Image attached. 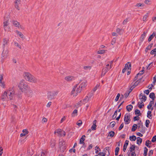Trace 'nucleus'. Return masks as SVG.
I'll return each mask as SVG.
<instances>
[{
    "label": "nucleus",
    "mask_w": 156,
    "mask_h": 156,
    "mask_svg": "<svg viewBox=\"0 0 156 156\" xmlns=\"http://www.w3.org/2000/svg\"><path fill=\"white\" fill-rule=\"evenodd\" d=\"M23 76L25 80L28 82L34 83H36L38 82L37 78L29 72H24Z\"/></svg>",
    "instance_id": "1"
},
{
    "label": "nucleus",
    "mask_w": 156,
    "mask_h": 156,
    "mask_svg": "<svg viewBox=\"0 0 156 156\" xmlns=\"http://www.w3.org/2000/svg\"><path fill=\"white\" fill-rule=\"evenodd\" d=\"M113 61H109L106 63L105 67L102 70V75L104 76L113 67Z\"/></svg>",
    "instance_id": "2"
},
{
    "label": "nucleus",
    "mask_w": 156,
    "mask_h": 156,
    "mask_svg": "<svg viewBox=\"0 0 156 156\" xmlns=\"http://www.w3.org/2000/svg\"><path fill=\"white\" fill-rule=\"evenodd\" d=\"M9 16H5L4 19L3 27L4 30L6 31H10L11 29L10 27L9 26Z\"/></svg>",
    "instance_id": "3"
},
{
    "label": "nucleus",
    "mask_w": 156,
    "mask_h": 156,
    "mask_svg": "<svg viewBox=\"0 0 156 156\" xmlns=\"http://www.w3.org/2000/svg\"><path fill=\"white\" fill-rule=\"evenodd\" d=\"M18 86L19 88H25L28 87V83L25 80L22 79L18 83Z\"/></svg>",
    "instance_id": "4"
},
{
    "label": "nucleus",
    "mask_w": 156,
    "mask_h": 156,
    "mask_svg": "<svg viewBox=\"0 0 156 156\" xmlns=\"http://www.w3.org/2000/svg\"><path fill=\"white\" fill-rule=\"evenodd\" d=\"M81 91V88H73L71 91V94L73 96H76Z\"/></svg>",
    "instance_id": "5"
},
{
    "label": "nucleus",
    "mask_w": 156,
    "mask_h": 156,
    "mask_svg": "<svg viewBox=\"0 0 156 156\" xmlns=\"http://www.w3.org/2000/svg\"><path fill=\"white\" fill-rule=\"evenodd\" d=\"M54 133H57L58 136H65L66 135L65 132L61 129H58L56 130L54 132Z\"/></svg>",
    "instance_id": "6"
},
{
    "label": "nucleus",
    "mask_w": 156,
    "mask_h": 156,
    "mask_svg": "<svg viewBox=\"0 0 156 156\" xmlns=\"http://www.w3.org/2000/svg\"><path fill=\"white\" fill-rule=\"evenodd\" d=\"M12 23L15 27L20 28L21 29H24V28L21 25L20 23L18 21L15 20H13L12 21Z\"/></svg>",
    "instance_id": "7"
},
{
    "label": "nucleus",
    "mask_w": 156,
    "mask_h": 156,
    "mask_svg": "<svg viewBox=\"0 0 156 156\" xmlns=\"http://www.w3.org/2000/svg\"><path fill=\"white\" fill-rule=\"evenodd\" d=\"M92 96V94L87 95L82 100V104H85L87 103L91 99Z\"/></svg>",
    "instance_id": "8"
},
{
    "label": "nucleus",
    "mask_w": 156,
    "mask_h": 156,
    "mask_svg": "<svg viewBox=\"0 0 156 156\" xmlns=\"http://www.w3.org/2000/svg\"><path fill=\"white\" fill-rule=\"evenodd\" d=\"M130 115L129 114H126L124 117V121H125V123L126 124H128L130 122Z\"/></svg>",
    "instance_id": "9"
},
{
    "label": "nucleus",
    "mask_w": 156,
    "mask_h": 156,
    "mask_svg": "<svg viewBox=\"0 0 156 156\" xmlns=\"http://www.w3.org/2000/svg\"><path fill=\"white\" fill-rule=\"evenodd\" d=\"M8 51L7 49L3 50L2 54V58L3 60L5 59L8 56Z\"/></svg>",
    "instance_id": "10"
},
{
    "label": "nucleus",
    "mask_w": 156,
    "mask_h": 156,
    "mask_svg": "<svg viewBox=\"0 0 156 156\" xmlns=\"http://www.w3.org/2000/svg\"><path fill=\"white\" fill-rule=\"evenodd\" d=\"M131 64L129 62H127L126 65L124 69L122 70L123 73H125L126 71L131 70Z\"/></svg>",
    "instance_id": "11"
},
{
    "label": "nucleus",
    "mask_w": 156,
    "mask_h": 156,
    "mask_svg": "<svg viewBox=\"0 0 156 156\" xmlns=\"http://www.w3.org/2000/svg\"><path fill=\"white\" fill-rule=\"evenodd\" d=\"M64 79L66 81L70 82L74 80L75 77L72 76H68L65 77Z\"/></svg>",
    "instance_id": "12"
},
{
    "label": "nucleus",
    "mask_w": 156,
    "mask_h": 156,
    "mask_svg": "<svg viewBox=\"0 0 156 156\" xmlns=\"http://www.w3.org/2000/svg\"><path fill=\"white\" fill-rule=\"evenodd\" d=\"M139 99H140L141 102H143L146 101L147 97L144 95L143 93H141L139 95Z\"/></svg>",
    "instance_id": "13"
},
{
    "label": "nucleus",
    "mask_w": 156,
    "mask_h": 156,
    "mask_svg": "<svg viewBox=\"0 0 156 156\" xmlns=\"http://www.w3.org/2000/svg\"><path fill=\"white\" fill-rule=\"evenodd\" d=\"M140 80H138L136 81H133V82L131 85V88H135L137 86L140 84Z\"/></svg>",
    "instance_id": "14"
},
{
    "label": "nucleus",
    "mask_w": 156,
    "mask_h": 156,
    "mask_svg": "<svg viewBox=\"0 0 156 156\" xmlns=\"http://www.w3.org/2000/svg\"><path fill=\"white\" fill-rule=\"evenodd\" d=\"M8 93L6 91H5L1 97L2 100L4 101H7L8 99V98L7 96Z\"/></svg>",
    "instance_id": "15"
},
{
    "label": "nucleus",
    "mask_w": 156,
    "mask_h": 156,
    "mask_svg": "<svg viewBox=\"0 0 156 156\" xmlns=\"http://www.w3.org/2000/svg\"><path fill=\"white\" fill-rule=\"evenodd\" d=\"M57 92H49L48 93V96L50 99L53 98L54 96L57 95Z\"/></svg>",
    "instance_id": "16"
},
{
    "label": "nucleus",
    "mask_w": 156,
    "mask_h": 156,
    "mask_svg": "<svg viewBox=\"0 0 156 156\" xmlns=\"http://www.w3.org/2000/svg\"><path fill=\"white\" fill-rule=\"evenodd\" d=\"M156 82V75H155L153 78V81L152 82V83L149 86L148 88H151L152 87H154V86L155 85Z\"/></svg>",
    "instance_id": "17"
},
{
    "label": "nucleus",
    "mask_w": 156,
    "mask_h": 156,
    "mask_svg": "<svg viewBox=\"0 0 156 156\" xmlns=\"http://www.w3.org/2000/svg\"><path fill=\"white\" fill-rule=\"evenodd\" d=\"M60 150L62 149V151H63L66 148V146L65 144V142H60L59 143Z\"/></svg>",
    "instance_id": "18"
},
{
    "label": "nucleus",
    "mask_w": 156,
    "mask_h": 156,
    "mask_svg": "<svg viewBox=\"0 0 156 156\" xmlns=\"http://www.w3.org/2000/svg\"><path fill=\"white\" fill-rule=\"evenodd\" d=\"M22 133L20 134L21 137L24 136L28 133V131L27 129H23L22 131Z\"/></svg>",
    "instance_id": "19"
},
{
    "label": "nucleus",
    "mask_w": 156,
    "mask_h": 156,
    "mask_svg": "<svg viewBox=\"0 0 156 156\" xmlns=\"http://www.w3.org/2000/svg\"><path fill=\"white\" fill-rule=\"evenodd\" d=\"M20 0H16L15 3V7L18 9H20V7L19 5L20 4Z\"/></svg>",
    "instance_id": "20"
},
{
    "label": "nucleus",
    "mask_w": 156,
    "mask_h": 156,
    "mask_svg": "<svg viewBox=\"0 0 156 156\" xmlns=\"http://www.w3.org/2000/svg\"><path fill=\"white\" fill-rule=\"evenodd\" d=\"M15 32L21 38H24V36L23 34L18 30H16L15 31Z\"/></svg>",
    "instance_id": "21"
},
{
    "label": "nucleus",
    "mask_w": 156,
    "mask_h": 156,
    "mask_svg": "<svg viewBox=\"0 0 156 156\" xmlns=\"http://www.w3.org/2000/svg\"><path fill=\"white\" fill-rule=\"evenodd\" d=\"M87 85V82L85 81H83L82 83H81L80 86H79V88H83L86 87Z\"/></svg>",
    "instance_id": "22"
},
{
    "label": "nucleus",
    "mask_w": 156,
    "mask_h": 156,
    "mask_svg": "<svg viewBox=\"0 0 156 156\" xmlns=\"http://www.w3.org/2000/svg\"><path fill=\"white\" fill-rule=\"evenodd\" d=\"M85 135H83L80 140V144H82L84 143V141L85 140Z\"/></svg>",
    "instance_id": "23"
},
{
    "label": "nucleus",
    "mask_w": 156,
    "mask_h": 156,
    "mask_svg": "<svg viewBox=\"0 0 156 156\" xmlns=\"http://www.w3.org/2000/svg\"><path fill=\"white\" fill-rule=\"evenodd\" d=\"M129 141L128 140H126L123 146V151H125L126 150L127 146L128 145Z\"/></svg>",
    "instance_id": "24"
},
{
    "label": "nucleus",
    "mask_w": 156,
    "mask_h": 156,
    "mask_svg": "<svg viewBox=\"0 0 156 156\" xmlns=\"http://www.w3.org/2000/svg\"><path fill=\"white\" fill-rule=\"evenodd\" d=\"M8 93L7 94L9 95V98L10 99H12L11 98V96H12L14 94V93L13 91L11 90H9V91H6Z\"/></svg>",
    "instance_id": "25"
},
{
    "label": "nucleus",
    "mask_w": 156,
    "mask_h": 156,
    "mask_svg": "<svg viewBox=\"0 0 156 156\" xmlns=\"http://www.w3.org/2000/svg\"><path fill=\"white\" fill-rule=\"evenodd\" d=\"M145 37V33L144 32L141 36L140 39V43H142L144 41Z\"/></svg>",
    "instance_id": "26"
},
{
    "label": "nucleus",
    "mask_w": 156,
    "mask_h": 156,
    "mask_svg": "<svg viewBox=\"0 0 156 156\" xmlns=\"http://www.w3.org/2000/svg\"><path fill=\"white\" fill-rule=\"evenodd\" d=\"M12 43L13 44L14 46H16L20 48H21V45H20L18 44V43L16 42V41H13Z\"/></svg>",
    "instance_id": "27"
},
{
    "label": "nucleus",
    "mask_w": 156,
    "mask_h": 156,
    "mask_svg": "<svg viewBox=\"0 0 156 156\" xmlns=\"http://www.w3.org/2000/svg\"><path fill=\"white\" fill-rule=\"evenodd\" d=\"M50 145L51 147H53L55 145V141L54 140H51L50 142Z\"/></svg>",
    "instance_id": "28"
},
{
    "label": "nucleus",
    "mask_w": 156,
    "mask_h": 156,
    "mask_svg": "<svg viewBox=\"0 0 156 156\" xmlns=\"http://www.w3.org/2000/svg\"><path fill=\"white\" fill-rule=\"evenodd\" d=\"M132 90L133 89L132 88H129V90L125 93V94H124V95L126 98L127 97L129 94L131 92Z\"/></svg>",
    "instance_id": "29"
},
{
    "label": "nucleus",
    "mask_w": 156,
    "mask_h": 156,
    "mask_svg": "<svg viewBox=\"0 0 156 156\" xmlns=\"http://www.w3.org/2000/svg\"><path fill=\"white\" fill-rule=\"evenodd\" d=\"M133 108V106L131 105H129L126 106V108L128 112L130 111Z\"/></svg>",
    "instance_id": "30"
},
{
    "label": "nucleus",
    "mask_w": 156,
    "mask_h": 156,
    "mask_svg": "<svg viewBox=\"0 0 156 156\" xmlns=\"http://www.w3.org/2000/svg\"><path fill=\"white\" fill-rule=\"evenodd\" d=\"M150 54L154 55V56H156V48L152 50L150 52Z\"/></svg>",
    "instance_id": "31"
},
{
    "label": "nucleus",
    "mask_w": 156,
    "mask_h": 156,
    "mask_svg": "<svg viewBox=\"0 0 156 156\" xmlns=\"http://www.w3.org/2000/svg\"><path fill=\"white\" fill-rule=\"evenodd\" d=\"M155 33L154 32H153L152 34L151 35V36L149 37L148 40L149 41H151V40L153 39V38L155 36Z\"/></svg>",
    "instance_id": "32"
},
{
    "label": "nucleus",
    "mask_w": 156,
    "mask_h": 156,
    "mask_svg": "<svg viewBox=\"0 0 156 156\" xmlns=\"http://www.w3.org/2000/svg\"><path fill=\"white\" fill-rule=\"evenodd\" d=\"M27 153L29 155H31L33 154L34 152L32 149L30 148H29L27 149Z\"/></svg>",
    "instance_id": "33"
},
{
    "label": "nucleus",
    "mask_w": 156,
    "mask_h": 156,
    "mask_svg": "<svg viewBox=\"0 0 156 156\" xmlns=\"http://www.w3.org/2000/svg\"><path fill=\"white\" fill-rule=\"evenodd\" d=\"M142 142V139L140 137H137V144L140 145Z\"/></svg>",
    "instance_id": "34"
},
{
    "label": "nucleus",
    "mask_w": 156,
    "mask_h": 156,
    "mask_svg": "<svg viewBox=\"0 0 156 156\" xmlns=\"http://www.w3.org/2000/svg\"><path fill=\"white\" fill-rule=\"evenodd\" d=\"M152 45H153V44H150L147 47V48H146V49H145L146 52H147V51L148 50H150V49H151V48L152 47Z\"/></svg>",
    "instance_id": "35"
},
{
    "label": "nucleus",
    "mask_w": 156,
    "mask_h": 156,
    "mask_svg": "<svg viewBox=\"0 0 156 156\" xmlns=\"http://www.w3.org/2000/svg\"><path fill=\"white\" fill-rule=\"evenodd\" d=\"M136 136L134 135L130 136L129 137V139L131 141H134L136 140Z\"/></svg>",
    "instance_id": "36"
},
{
    "label": "nucleus",
    "mask_w": 156,
    "mask_h": 156,
    "mask_svg": "<svg viewBox=\"0 0 156 156\" xmlns=\"http://www.w3.org/2000/svg\"><path fill=\"white\" fill-rule=\"evenodd\" d=\"M149 97L150 98L152 99L153 100H154V98H155L154 94L153 93H150L149 95Z\"/></svg>",
    "instance_id": "37"
},
{
    "label": "nucleus",
    "mask_w": 156,
    "mask_h": 156,
    "mask_svg": "<svg viewBox=\"0 0 156 156\" xmlns=\"http://www.w3.org/2000/svg\"><path fill=\"white\" fill-rule=\"evenodd\" d=\"M137 127V125L136 124H134L132 127L131 130L132 131H134L136 129Z\"/></svg>",
    "instance_id": "38"
},
{
    "label": "nucleus",
    "mask_w": 156,
    "mask_h": 156,
    "mask_svg": "<svg viewBox=\"0 0 156 156\" xmlns=\"http://www.w3.org/2000/svg\"><path fill=\"white\" fill-rule=\"evenodd\" d=\"M8 41V39H4L3 41V45L5 46L7 43Z\"/></svg>",
    "instance_id": "39"
},
{
    "label": "nucleus",
    "mask_w": 156,
    "mask_h": 156,
    "mask_svg": "<svg viewBox=\"0 0 156 156\" xmlns=\"http://www.w3.org/2000/svg\"><path fill=\"white\" fill-rule=\"evenodd\" d=\"M114 132L113 131H111L109 133L108 136L111 137H113L114 135Z\"/></svg>",
    "instance_id": "40"
},
{
    "label": "nucleus",
    "mask_w": 156,
    "mask_h": 156,
    "mask_svg": "<svg viewBox=\"0 0 156 156\" xmlns=\"http://www.w3.org/2000/svg\"><path fill=\"white\" fill-rule=\"evenodd\" d=\"M119 150V148L117 147L116 148L115 151V155H117L118 154V152Z\"/></svg>",
    "instance_id": "41"
},
{
    "label": "nucleus",
    "mask_w": 156,
    "mask_h": 156,
    "mask_svg": "<svg viewBox=\"0 0 156 156\" xmlns=\"http://www.w3.org/2000/svg\"><path fill=\"white\" fill-rule=\"evenodd\" d=\"M151 112L150 111H148L147 113V117L150 119H151Z\"/></svg>",
    "instance_id": "42"
},
{
    "label": "nucleus",
    "mask_w": 156,
    "mask_h": 156,
    "mask_svg": "<svg viewBox=\"0 0 156 156\" xmlns=\"http://www.w3.org/2000/svg\"><path fill=\"white\" fill-rule=\"evenodd\" d=\"M77 110L76 109H75L73 111L72 115L73 116H75L77 115Z\"/></svg>",
    "instance_id": "43"
},
{
    "label": "nucleus",
    "mask_w": 156,
    "mask_h": 156,
    "mask_svg": "<svg viewBox=\"0 0 156 156\" xmlns=\"http://www.w3.org/2000/svg\"><path fill=\"white\" fill-rule=\"evenodd\" d=\"M148 14L147 13L145 14L143 17V21H146L147 20V17H148Z\"/></svg>",
    "instance_id": "44"
},
{
    "label": "nucleus",
    "mask_w": 156,
    "mask_h": 156,
    "mask_svg": "<svg viewBox=\"0 0 156 156\" xmlns=\"http://www.w3.org/2000/svg\"><path fill=\"white\" fill-rule=\"evenodd\" d=\"M105 51L104 50H100L97 51V53L98 54H102L105 53Z\"/></svg>",
    "instance_id": "45"
},
{
    "label": "nucleus",
    "mask_w": 156,
    "mask_h": 156,
    "mask_svg": "<svg viewBox=\"0 0 156 156\" xmlns=\"http://www.w3.org/2000/svg\"><path fill=\"white\" fill-rule=\"evenodd\" d=\"M138 104V107L140 108H142L144 106L143 103L142 102H141L140 103L139 102Z\"/></svg>",
    "instance_id": "46"
},
{
    "label": "nucleus",
    "mask_w": 156,
    "mask_h": 156,
    "mask_svg": "<svg viewBox=\"0 0 156 156\" xmlns=\"http://www.w3.org/2000/svg\"><path fill=\"white\" fill-rule=\"evenodd\" d=\"M147 149L146 147H144V156H146L147 155Z\"/></svg>",
    "instance_id": "47"
},
{
    "label": "nucleus",
    "mask_w": 156,
    "mask_h": 156,
    "mask_svg": "<svg viewBox=\"0 0 156 156\" xmlns=\"http://www.w3.org/2000/svg\"><path fill=\"white\" fill-rule=\"evenodd\" d=\"M143 73H144L143 72L140 71L139 72V73L136 76L135 78H136V77H137V78L136 79H137L138 78V76H141Z\"/></svg>",
    "instance_id": "48"
},
{
    "label": "nucleus",
    "mask_w": 156,
    "mask_h": 156,
    "mask_svg": "<svg viewBox=\"0 0 156 156\" xmlns=\"http://www.w3.org/2000/svg\"><path fill=\"white\" fill-rule=\"evenodd\" d=\"M135 149V146L134 145H132L130 147V151L132 152L133 151H134Z\"/></svg>",
    "instance_id": "49"
},
{
    "label": "nucleus",
    "mask_w": 156,
    "mask_h": 156,
    "mask_svg": "<svg viewBox=\"0 0 156 156\" xmlns=\"http://www.w3.org/2000/svg\"><path fill=\"white\" fill-rule=\"evenodd\" d=\"M82 124V122L81 120H79L76 123V124L79 126H80Z\"/></svg>",
    "instance_id": "50"
},
{
    "label": "nucleus",
    "mask_w": 156,
    "mask_h": 156,
    "mask_svg": "<svg viewBox=\"0 0 156 156\" xmlns=\"http://www.w3.org/2000/svg\"><path fill=\"white\" fill-rule=\"evenodd\" d=\"M0 86L2 87H4L5 86V83L4 82L0 81Z\"/></svg>",
    "instance_id": "51"
},
{
    "label": "nucleus",
    "mask_w": 156,
    "mask_h": 156,
    "mask_svg": "<svg viewBox=\"0 0 156 156\" xmlns=\"http://www.w3.org/2000/svg\"><path fill=\"white\" fill-rule=\"evenodd\" d=\"M83 69L85 70H90L91 69V67L88 66H85L83 67Z\"/></svg>",
    "instance_id": "52"
},
{
    "label": "nucleus",
    "mask_w": 156,
    "mask_h": 156,
    "mask_svg": "<svg viewBox=\"0 0 156 156\" xmlns=\"http://www.w3.org/2000/svg\"><path fill=\"white\" fill-rule=\"evenodd\" d=\"M150 122V121L149 120H147L146 121V126L147 127H148L149 126V124Z\"/></svg>",
    "instance_id": "53"
},
{
    "label": "nucleus",
    "mask_w": 156,
    "mask_h": 156,
    "mask_svg": "<svg viewBox=\"0 0 156 156\" xmlns=\"http://www.w3.org/2000/svg\"><path fill=\"white\" fill-rule=\"evenodd\" d=\"M120 94L119 93L118 94H117V95L115 99V101H117L118 100L119 98L120 97Z\"/></svg>",
    "instance_id": "54"
},
{
    "label": "nucleus",
    "mask_w": 156,
    "mask_h": 156,
    "mask_svg": "<svg viewBox=\"0 0 156 156\" xmlns=\"http://www.w3.org/2000/svg\"><path fill=\"white\" fill-rule=\"evenodd\" d=\"M150 143V141L149 140H147L146 141L145 145L147 147H150V146L149 145V144Z\"/></svg>",
    "instance_id": "55"
},
{
    "label": "nucleus",
    "mask_w": 156,
    "mask_h": 156,
    "mask_svg": "<svg viewBox=\"0 0 156 156\" xmlns=\"http://www.w3.org/2000/svg\"><path fill=\"white\" fill-rule=\"evenodd\" d=\"M66 116H64L61 120L60 123H61L63 122L66 119Z\"/></svg>",
    "instance_id": "56"
},
{
    "label": "nucleus",
    "mask_w": 156,
    "mask_h": 156,
    "mask_svg": "<svg viewBox=\"0 0 156 156\" xmlns=\"http://www.w3.org/2000/svg\"><path fill=\"white\" fill-rule=\"evenodd\" d=\"M136 6L139 7L141 6H144V5L141 3H138L136 4Z\"/></svg>",
    "instance_id": "57"
},
{
    "label": "nucleus",
    "mask_w": 156,
    "mask_h": 156,
    "mask_svg": "<svg viewBox=\"0 0 156 156\" xmlns=\"http://www.w3.org/2000/svg\"><path fill=\"white\" fill-rule=\"evenodd\" d=\"M135 113L136 115H140V111L139 110L136 109L135 111Z\"/></svg>",
    "instance_id": "58"
},
{
    "label": "nucleus",
    "mask_w": 156,
    "mask_h": 156,
    "mask_svg": "<svg viewBox=\"0 0 156 156\" xmlns=\"http://www.w3.org/2000/svg\"><path fill=\"white\" fill-rule=\"evenodd\" d=\"M117 110H116L115 111L114 115L113 116L112 118L113 119H115L117 115Z\"/></svg>",
    "instance_id": "59"
},
{
    "label": "nucleus",
    "mask_w": 156,
    "mask_h": 156,
    "mask_svg": "<svg viewBox=\"0 0 156 156\" xmlns=\"http://www.w3.org/2000/svg\"><path fill=\"white\" fill-rule=\"evenodd\" d=\"M156 141V136H154L151 140V141L152 142H154Z\"/></svg>",
    "instance_id": "60"
},
{
    "label": "nucleus",
    "mask_w": 156,
    "mask_h": 156,
    "mask_svg": "<svg viewBox=\"0 0 156 156\" xmlns=\"http://www.w3.org/2000/svg\"><path fill=\"white\" fill-rule=\"evenodd\" d=\"M96 125H93L92 126L91 128L92 130H95L96 129Z\"/></svg>",
    "instance_id": "61"
},
{
    "label": "nucleus",
    "mask_w": 156,
    "mask_h": 156,
    "mask_svg": "<svg viewBox=\"0 0 156 156\" xmlns=\"http://www.w3.org/2000/svg\"><path fill=\"white\" fill-rule=\"evenodd\" d=\"M123 126H124V124L123 123H122V124H121L120 126H119V130H121L123 128Z\"/></svg>",
    "instance_id": "62"
},
{
    "label": "nucleus",
    "mask_w": 156,
    "mask_h": 156,
    "mask_svg": "<svg viewBox=\"0 0 156 156\" xmlns=\"http://www.w3.org/2000/svg\"><path fill=\"white\" fill-rule=\"evenodd\" d=\"M47 119H46L45 118H43L42 120V122L44 123L46 122H47Z\"/></svg>",
    "instance_id": "63"
},
{
    "label": "nucleus",
    "mask_w": 156,
    "mask_h": 156,
    "mask_svg": "<svg viewBox=\"0 0 156 156\" xmlns=\"http://www.w3.org/2000/svg\"><path fill=\"white\" fill-rule=\"evenodd\" d=\"M110 124H111V125L112 127H113L114 126H115V122L113 121V122H111Z\"/></svg>",
    "instance_id": "64"
}]
</instances>
